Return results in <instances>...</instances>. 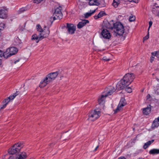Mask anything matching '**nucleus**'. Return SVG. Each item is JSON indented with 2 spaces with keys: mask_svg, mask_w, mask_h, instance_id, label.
<instances>
[{
  "mask_svg": "<svg viewBox=\"0 0 159 159\" xmlns=\"http://www.w3.org/2000/svg\"><path fill=\"white\" fill-rule=\"evenodd\" d=\"M148 34H149L148 33V34L143 38V41L144 40H146L148 39V38H149V35Z\"/></svg>",
  "mask_w": 159,
  "mask_h": 159,
  "instance_id": "36",
  "label": "nucleus"
},
{
  "mask_svg": "<svg viewBox=\"0 0 159 159\" xmlns=\"http://www.w3.org/2000/svg\"><path fill=\"white\" fill-rule=\"evenodd\" d=\"M152 21H150L149 22V27H148V30H149L151 26L152 25Z\"/></svg>",
  "mask_w": 159,
  "mask_h": 159,
  "instance_id": "40",
  "label": "nucleus"
},
{
  "mask_svg": "<svg viewBox=\"0 0 159 159\" xmlns=\"http://www.w3.org/2000/svg\"><path fill=\"white\" fill-rule=\"evenodd\" d=\"M159 126V116L157 118H156L153 121L152 125V128L154 129L156 127H157Z\"/></svg>",
  "mask_w": 159,
  "mask_h": 159,
  "instance_id": "18",
  "label": "nucleus"
},
{
  "mask_svg": "<svg viewBox=\"0 0 159 159\" xmlns=\"http://www.w3.org/2000/svg\"><path fill=\"white\" fill-rule=\"evenodd\" d=\"M39 39V35L38 36L36 34H34L32 36V39L35 40L37 43H38L39 41L41 40Z\"/></svg>",
  "mask_w": 159,
  "mask_h": 159,
  "instance_id": "26",
  "label": "nucleus"
},
{
  "mask_svg": "<svg viewBox=\"0 0 159 159\" xmlns=\"http://www.w3.org/2000/svg\"><path fill=\"white\" fill-rule=\"evenodd\" d=\"M3 52L0 50V57H3Z\"/></svg>",
  "mask_w": 159,
  "mask_h": 159,
  "instance_id": "43",
  "label": "nucleus"
},
{
  "mask_svg": "<svg viewBox=\"0 0 159 159\" xmlns=\"http://www.w3.org/2000/svg\"><path fill=\"white\" fill-rule=\"evenodd\" d=\"M159 10V6H154L152 8V12L157 16Z\"/></svg>",
  "mask_w": 159,
  "mask_h": 159,
  "instance_id": "19",
  "label": "nucleus"
},
{
  "mask_svg": "<svg viewBox=\"0 0 159 159\" xmlns=\"http://www.w3.org/2000/svg\"><path fill=\"white\" fill-rule=\"evenodd\" d=\"M120 3V0H113L112 5L115 7H117Z\"/></svg>",
  "mask_w": 159,
  "mask_h": 159,
  "instance_id": "27",
  "label": "nucleus"
},
{
  "mask_svg": "<svg viewBox=\"0 0 159 159\" xmlns=\"http://www.w3.org/2000/svg\"><path fill=\"white\" fill-rule=\"evenodd\" d=\"M115 23L113 20H112L108 22L107 20L103 21V27L107 29H113Z\"/></svg>",
  "mask_w": 159,
  "mask_h": 159,
  "instance_id": "9",
  "label": "nucleus"
},
{
  "mask_svg": "<svg viewBox=\"0 0 159 159\" xmlns=\"http://www.w3.org/2000/svg\"><path fill=\"white\" fill-rule=\"evenodd\" d=\"M36 29L37 30L40 32H41L43 30V29L42 28L41 26L39 24L36 25Z\"/></svg>",
  "mask_w": 159,
  "mask_h": 159,
  "instance_id": "30",
  "label": "nucleus"
},
{
  "mask_svg": "<svg viewBox=\"0 0 159 159\" xmlns=\"http://www.w3.org/2000/svg\"><path fill=\"white\" fill-rule=\"evenodd\" d=\"M8 49L10 52V54H11V56L14 55L18 51L17 49L14 47H11L9 48H8Z\"/></svg>",
  "mask_w": 159,
  "mask_h": 159,
  "instance_id": "16",
  "label": "nucleus"
},
{
  "mask_svg": "<svg viewBox=\"0 0 159 159\" xmlns=\"http://www.w3.org/2000/svg\"><path fill=\"white\" fill-rule=\"evenodd\" d=\"M151 108L149 107H147L144 108L143 110V113L144 114L148 115L150 112Z\"/></svg>",
  "mask_w": 159,
  "mask_h": 159,
  "instance_id": "21",
  "label": "nucleus"
},
{
  "mask_svg": "<svg viewBox=\"0 0 159 159\" xmlns=\"http://www.w3.org/2000/svg\"><path fill=\"white\" fill-rule=\"evenodd\" d=\"M19 59H18V60H17L16 61H15L14 62V63L16 64L17 62H19Z\"/></svg>",
  "mask_w": 159,
  "mask_h": 159,
  "instance_id": "49",
  "label": "nucleus"
},
{
  "mask_svg": "<svg viewBox=\"0 0 159 159\" xmlns=\"http://www.w3.org/2000/svg\"><path fill=\"white\" fill-rule=\"evenodd\" d=\"M10 54L8 49H7L6 51L3 53V57H4L6 59H7L8 57L11 56V54Z\"/></svg>",
  "mask_w": 159,
  "mask_h": 159,
  "instance_id": "23",
  "label": "nucleus"
},
{
  "mask_svg": "<svg viewBox=\"0 0 159 159\" xmlns=\"http://www.w3.org/2000/svg\"><path fill=\"white\" fill-rule=\"evenodd\" d=\"M113 29L115 33L120 36H122L124 33V27L120 22H116L115 23Z\"/></svg>",
  "mask_w": 159,
  "mask_h": 159,
  "instance_id": "3",
  "label": "nucleus"
},
{
  "mask_svg": "<svg viewBox=\"0 0 159 159\" xmlns=\"http://www.w3.org/2000/svg\"><path fill=\"white\" fill-rule=\"evenodd\" d=\"M151 54L152 56H156L158 58H159V51L152 52Z\"/></svg>",
  "mask_w": 159,
  "mask_h": 159,
  "instance_id": "29",
  "label": "nucleus"
},
{
  "mask_svg": "<svg viewBox=\"0 0 159 159\" xmlns=\"http://www.w3.org/2000/svg\"><path fill=\"white\" fill-rule=\"evenodd\" d=\"M7 105V104L5 103V104H4L2 105H1V109H3L5 108L6 107Z\"/></svg>",
  "mask_w": 159,
  "mask_h": 159,
  "instance_id": "42",
  "label": "nucleus"
},
{
  "mask_svg": "<svg viewBox=\"0 0 159 159\" xmlns=\"http://www.w3.org/2000/svg\"><path fill=\"white\" fill-rule=\"evenodd\" d=\"M25 11V9L24 8H21L19 10V12L20 13H22Z\"/></svg>",
  "mask_w": 159,
  "mask_h": 159,
  "instance_id": "41",
  "label": "nucleus"
},
{
  "mask_svg": "<svg viewBox=\"0 0 159 159\" xmlns=\"http://www.w3.org/2000/svg\"><path fill=\"white\" fill-rule=\"evenodd\" d=\"M19 92L16 91V93H13L12 95H10L8 98L10 100H13L17 95L19 94Z\"/></svg>",
  "mask_w": 159,
  "mask_h": 159,
  "instance_id": "28",
  "label": "nucleus"
},
{
  "mask_svg": "<svg viewBox=\"0 0 159 159\" xmlns=\"http://www.w3.org/2000/svg\"><path fill=\"white\" fill-rule=\"evenodd\" d=\"M155 92L157 95H159V87H158L157 89L155 90Z\"/></svg>",
  "mask_w": 159,
  "mask_h": 159,
  "instance_id": "35",
  "label": "nucleus"
},
{
  "mask_svg": "<svg viewBox=\"0 0 159 159\" xmlns=\"http://www.w3.org/2000/svg\"><path fill=\"white\" fill-rule=\"evenodd\" d=\"M135 20V16H132V15H131L129 17V20L130 22L134 21Z\"/></svg>",
  "mask_w": 159,
  "mask_h": 159,
  "instance_id": "31",
  "label": "nucleus"
},
{
  "mask_svg": "<svg viewBox=\"0 0 159 159\" xmlns=\"http://www.w3.org/2000/svg\"><path fill=\"white\" fill-rule=\"evenodd\" d=\"M10 101V100L8 98H7L5 99L3 101V103H5V104H7V103L9 102Z\"/></svg>",
  "mask_w": 159,
  "mask_h": 159,
  "instance_id": "34",
  "label": "nucleus"
},
{
  "mask_svg": "<svg viewBox=\"0 0 159 159\" xmlns=\"http://www.w3.org/2000/svg\"><path fill=\"white\" fill-rule=\"evenodd\" d=\"M7 10L6 7H4L0 10V18L6 19L7 16Z\"/></svg>",
  "mask_w": 159,
  "mask_h": 159,
  "instance_id": "13",
  "label": "nucleus"
},
{
  "mask_svg": "<svg viewBox=\"0 0 159 159\" xmlns=\"http://www.w3.org/2000/svg\"><path fill=\"white\" fill-rule=\"evenodd\" d=\"M27 156L26 153L23 152L19 154L17 157H16V159H25L27 157ZM15 159V157L12 156H10L9 158V159Z\"/></svg>",
  "mask_w": 159,
  "mask_h": 159,
  "instance_id": "11",
  "label": "nucleus"
},
{
  "mask_svg": "<svg viewBox=\"0 0 159 159\" xmlns=\"http://www.w3.org/2000/svg\"><path fill=\"white\" fill-rule=\"evenodd\" d=\"M89 1H90V0H89Z\"/></svg>",
  "mask_w": 159,
  "mask_h": 159,
  "instance_id": "51",
  "label": "nucleus"
},
{
  "mask_svg": "<svg viewBox=\"0 0 159 159\" xmlns=\"http://www.w3.org/2000/svg\"><path fill=\"white\" fill-rule=\"evenodd\" d=\"M135 78L134 74H126L116 84V89L119 90L126 88L125 90L127 92L131 93L132 91V89L127 87L133 81Z\"/></svg>",
  "mask_w": 159,
  "mask_h": 159,
  "instance_id": "1",
  "label": "nucleus"
},
{
  "mask_svg": "<svg viewBox=\"0 0 159 159\" xmlns=\"http://www.w3.org/2000/svg\"><path fill=\"white\" fill-rule=\"evenodd\" d=\"M105 14V12H104L103 11H101L98 13V16L99 17V18H101L103 16L104 14Z\"/></svg>",
  "mask_w": 159,
  "mask_h": 159,
  "instance_id": "33",
  "label": "nucleus"
},
{
  "mask_svg": "<svg viewBox=\"0 0 159 159\" xmlns=\"http://www.w3.org/2000/svg\"><path fill=\"white\" fill-rule=\"evenodd\" d=\"M126 104V102L125 100L123 98L121 99L117 107L114 111V113H116L118 111L121 110L122 107L125 106Z\"/></svg>",
  "mask_w": 159,
  "mask_h": 159,
  "instance_id": "10",
  "label": "nucleus"
},
{
  "mask_svg": "<svg viewBox=\"0 0 159 159\" xmlns=\"http://www.w3.org/2000/svg\"><path fill=\"white\" fill-rule=\"evenodd\" d=\"M149 153L150 154L155 155L159 154V149H151L149 151Z\"/></svg>",
  "mask_w": 159,
  "mask_h": 159,
  "instance_id": "20",
  "label": "nucleus"
},
{
  "mask_svg": "<svg viewBox=\"0 0 159 159\" xmlns=\"http://www.w3.org/2000/svg\"><path fill=\"white\" fill-rule=\"evenodd\" d=\"M118 159H126L124 157H120Z\"/></svg>",
  "mask_w": 159,
  "mask_h": 159,
  "instance_id": "48",
  "label": "nucleus"
},
{
  "mask_svg": "<svg viewBox=\"0 0 159 159\" xmlns=\"http://www.w3.org/2000/svg\"><path fill=\"white\" fill-rule=\"evenodd\" d=\"M115 91L116 89L114 87L112 86L109 87L107 90V94L105 95V96L107 97L111 95Z\"/></svg>",
  "mask_w": 159,
  "mask_h": 159,
  "instance_id": "14",
  "label": "nucleus"
},
{
  "mask_svg": "<svg viewBox=\"0 0 159 159\" xmlns=\"http://www.w3.org/2000/svg\"><path fill=\"white\" fill-rule=\"evenodd\" d=\"M151 97V96H150V95L148 94L147 95V99H149V98H150Z\"/></svg>",
  "mask_w": 159,
  "mask_h": 159,
  "instance_id": "46",
  "label": "nucleus"
},
{
  "mask_svg": "<svg viewBox=\"0 0 159 159\" xmlns=\"http://www.w3.org/2000/svg\"><path fill=\"white\" fill-rule=\"evenodd\" d=\"M43 0H34L33 2H34L39 3L42 1Z\"/></svg>",
  "mask_w": 159,
  "mask_h": 159,
  "instance_id": "37",
  "label": "nucleus"
},
{
  "mask_svg": "<svg viewBox=\"0 0 159 159\" xmlns=\"http://www.w3.org/2000/svg\"><path fill=\"white\" fill-rule=\"evenodd\" d=\"M61 10L62 7L60 6H59L55 9V12L52 16L53 20L62 18L63 15L61 12Z\"/></svg>",
  "mask_w": 159,
  "mask_h": 159,
  "instance_id": "6",
  "label": "nucleus"
},
{
  "mask_svg": "<svg viewBox=\"0 0 159 159\" xmlns=\"http://www.w3.org/2000/svg\"><path fill=\"white\" fill-rule=\"evenodd\" d=\"M154 56H153L152 55V56H151V57L150 59V61L151 62H152V61H154Z\"/></svg>",
  "mask_w": 159,
  "mask_h": 159,
  "instance_id": "39",
  "label": "nucleus"
},
{
  "mask_svg": "<svg viewBox=\"0 0 159 159\" xmlns=\"http://www.w3.org/2000/svg\"><path fill=\"white\" fill-rule=\"evenodd\" d=\"M102 59L105 61H109L110 60V59L107 58L106 57H103L102 58Z\"/></svg>",
  "mask_w": 159,
  "mask_h": 159,
  "instance_id": "38",
  "label": "nucleus"
},
{
  "mask_svg": "<svg viewBox=\"0 0 159 159\" xmlns=\"http://www.w3.org/2000/svg\"><path fill=\"white\" fill-rule=\"evenodd\" d=\"M99 18V16L98 15L97 16H94V18L95 19H97Z\"/></svg>",
  "mask_w": 159,
  "mask_h": 159,
  "instance_id": "45",
  "label": "nucleus"
},
{
  "mask_svg": "<svg viewBox=\"0 0 159 159\" xmlns=\"http://www.w3.org/2000/svg\"><path fill=\"white\" fill-rule=\"evenodd\" d=\"M96 9H95L93 11H91L90 10L89 12L86 13L84 14L85 18H87L91 16L92 14L94 13L96 11Z\"/></svg>",
  "mask_w": 159,
  "mask_h": 159,
  "instance_id": "25",
  "label": "nucleus"
},
{
  "mask_svg": "<svg viewBox=\"0 0 159 159\" xmlns=\"http://www.w3.org/2000/svg\"><path fill=\"white\" fill-rule=\"evenodd\" d=\"M89 4L90 5L98 6L100 4V3L98 2L97 0H90Z\"/></svg>",
  "mask_w": 159,
  "mask_h": 159,
  "instance_id": "22",
  "label": "nucleus"
},
{
  "mask_svg": "<svg viewBox=\"0 0 159 159\" xmlns=\"http://www.w3.org/2000/svg\"><path fill=\"white\" fill-rule=\"evenodd\" d=\"M105 95H102L101 97H99L98 99V102L99 104L100 105H103L105 102Z\"/></svg>",
  "mask_w": 159,
  "mask_h": 159,
  "instance_id": "17",
  "label": "nucleus"
},
{
  "mask_svg": "<svg viewBox=\"0 0 159 159\" xmlns=\"http://www.w3.org/2000/svg\"><path fill=\"white\" fill-rule=\"evenodd\" d=\"M99 147V146L98 145L96 147V148H95V149H94V152H95L97 149Z\"/></svg>",
  "mask_w": 159,
  "mask_h": 159,
  "instance_id": "47",
  "label": "nucleus"
},
{
  "mask_svg": "<svg viewBox=\"0 0 159 159\" xmlns=\"http://www.w3.org/2000/svg\"><path fill=\"white\" fill-rule=\"evenodd\" d=\"M154 140V139H152L151 140H150L145 143L143 146V148L144 149H146L147 148L148 146L151 144L153 143Z\"/></svg>",
  "mask_w": 159,
  "mask_h": 159,
  "instance_id": "24",
  "label": "nucleus"
},
{
  "mask_svg": "<svg viewBox=\"0 0 159 159\" xmlns=\"http://www.w3.org/2000/svg\"><path fill=\"white\" fill-rule=\"evenodd\" d=\"M5 26V25L3 23H1L0 24V31L3 30Z\"/></svg>",
  "mask_w": 159,
  "mask_h": 159,
  "instance_id": "32",
  "label": "nucleus"
},
{
  "mask_svg": "<svg viewBox=\"0 0 159 159\" xmlns=\"http://www.w3.org/2000/svg\"><path fill=\"white\" fill-rule=\"evenodd\" d=\"M89 21L88 20H84L79 22L77 25L78 29H80L84 26L86 24L89 23Z\"/></svg>",
  "mask_w": 159,
  "mask_h": 159,
  "instance_id": "15",
  "label": "nucleus"
},
{
  "mask_svg": "<svg viewBox=\"0 0 159 159\" xmlns=\"http://www.w3.org/2000/svg\"><path fill=\"white\" fill-rule=\"evenodd\" d=\"M58 72L51 73L47 75V76L40 83L39 87L43 88L50 82L54 80L58 75Z\"/></svg>",
  "mask_w": 159,
  "mask_h": 159,
  "instance_id": "2",
  "label": "nucleus"
},
{
  "mask_svg": "<svg viewBox=\"0 0 159 159\" xmlns=\"http://www.w3.org/2000/svg\"><path fill=\"white\" fill-rule=\"evenodd\" d=\"M100 114L99 111H97L95 110L92 111L89 114L88 119L92 121H94L99 117Z\"/></svg>",
  "mask_w": 159,
  "mask_h": 159,
  "instance_id": "5",
  "label": "nucleus"
},
{
  "mask_svg": "<svg viewBox=\"0 0 159 159\" xmlns=\"http://www.w3.org/2000/svg\"><path fill=\"white\" fill-rule=\"evenodd\" d=\"M39 34V39L42 40L48 36L50 33L49 28L46 26H44L43 30Z\"/></svg>",
  "mask_w": 159,
  "mask_h": 159,
  "instance_id": "7",
  "label": "nucleus"
},
{
  "mask_svg": "<svg viewBox=\"0 0 159 159\" xmlns=\"http://www.w3.org/2000/svg\"><path fill=\"white\" fill-rule=\"evenodd\" d=\"M157 16H159V10L158 11V13H157Z\"/></svg>",
  "mask_w": 159,
  "mask_h": 159,
  "instance_id": "50",
  "label": "nucleus"
},
{
  "mask_svg": "<svg viewBox=\"0 0 159 159\" xmlns=\"http://www.w3.org/2000/svg\"><path fill=\"white\" fill-rule=\"evenodd\" d=\"M101 35L104 39H109L111 36L110 32L107 29H103L102 31Z\"/></svg>",
  "mask_w": 159,
  "mask_h": 159,
  "instance_id": "12",
  "label": "nucleus"
},
{
  "mask_svg": "<svg viewBox=\"0 0 159 159\" xmlns=\"http://www.w3.org/2000/svg\"><path fill=\"white\" fill-rule=\"evenodd\" d=\"M132 1L134 2L135 3H138L139 0H132Z\"/></svg>",
  "mask_w": 159,
  "mask_h": 159,
  "instance_id": "44",
  "label": "nucleus"
},
{
  "mask_svg": "<svg viewBox=\"0 0 159 159\" xmlns=\"http://www.w3.org/2000/svg\"><path fill=\"white\" fill-rule=\"evenodd\" d=\"M24 146V145L22 142L15 144L11 148L9 149L8 152L10 154H14L19 152Z\"/></svg>",
  "mask_w": 159,
  "mask_h": 159,
  "instance_id": "4",
  "label": "nucleus"
},
{
  "mask_svg": "<svg viewBox=\"0 0 159 159\" xmlns=\"http://www.w3.org/2000/svg\"><path fill=\"white\" fill-rule=\"evenodd\" d=\"M66 28L67 30V32L69 34H72L75 33L76 29V27L73 24L66 23Z\"/></svg>",
  "mask_w": 159,
  "mask_h": 159,
  "instance_id": "8",
  "label": "nucleus"
}]
</instances>
